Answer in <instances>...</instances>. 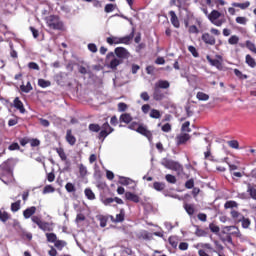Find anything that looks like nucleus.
Listing matches in <instances>:
<instances>
[{"label": "nucleus", "instance_id": "1", "mask_svg": "<svg viewBox=\"0 0 256 256\" xmlns=\"http://www.w3.org/2000/svg\"><path fill=\"white\" fill-rule=\"evenodd\" d=\"M88 129L91 132L100 131V133H98L97 138L102 141H104L106 137H108L114 131V128H112L108 122H105L104 124H102V127H100L99 124H94V123L89 124Z\"/></svg>", "mask_w": 256, "mask_h": 256}, {"label": "nucleus", "instance_id": "2", "mask_svg": "<svg viewBox=\"0 0 256 256\" xmlns=\"http://www.w3.org/2000/svg\"><path fill=\"white\" fill-rule=\"evenodd\" d=\"M13 158H8L0 164V180L3 181V178L11 179L13 178Z\"/></svg>", "mask_w": 256, "mask_h": 256}, {"label": "nucleus", "instance_id": "3", "mask_svg": "<svg viewBox=\"0 0 256 256\" xmlns=\"http://www.w3.org/2000/svg\"><path fill=\"white\" fill-rule=\"evenodd\" d=\"M32 223L36 224L37 227L44 232H52L54 227L53 223L43 221L40 216H32Z\"/></svg>", "mask_w": 256, "mask_h": 256}, {"label": "nucleus", "instance_id": "4", "mask_svg": "<svg viewBox=\"0 0 256 256\" xmlns=\"http://www.w3.org/2000/svg\"><path fill=\"white\" fill-rule=\"evenodd\" d=\"M162 165L166 169H169V170L177 172L178 175L183 173V170H184L183 166L179 162L174 161L172 159H168V158H164L163 159Z\"/></svg>", "mask_w": 256, "mask_h": 256}, {"label": "nucleus", "instance_id": "5", "mask_svg": "<svg viewBox=\"0 0 256 256\" xmlns=\"http://www.w3.org/2000/svg\"><path fill=\"white\" fill-rule=\"evenodd\" d=\"M47 26L52 30H63L64 24L59 16L51 15L46 18Z\"/></svg>", "mask_w": 256, "mask_h": 256}, {"label": "nucleus", "instance_id": "6", "mask_svg": "<svg viewBox=\"0 0 256 256\" xmlns=\"http://www.w3.org/2000/svg\"><path fill=\"white\" fill-rule=\"evenodd\" d=\"M207 17L213 25L218 27L222 26L226 22L225 18L219 19L221 17V13L218 10H212Z\"/></svg>", "mask_w": 256, "mask_h": 256}, {"label": "nucleus", "instance_id": "7", "mask_svg": "<svg viewBox=\"0 0 256 256\" xmlns=\"http://www.w3.org/2000/svg\"><path fill=\"white\" fill-rule=\"evenodd\" d=\"M210 253H218L210 243H203L198 250V256H213Z\"/></svg>", "mask_w": 256, "mask_h": 256}, {"label": "nucleus", "instance_id": "8", "mask_svg": "<svg viewBox=\"0 0 256 256\" xmlns=\"http://www.w3.org/2000/svg\"><path fill=\"white\" fill-rule=\"evenodd\" d=\"M137 133L141 134L142 136H145L148 139V141L153 140V133L150 130H148L147 126L144 124L138 126Z\"/></svg>", "mask_w": 256, "mask_h": 256}, {"label": "nucleus", "instance_id": "9", "mask_svg": "<svg viewBox=\"0 0 256 256\" xmlns=\"http://www.w3.org/2000/svg\"><path fill=\"white\" fill-rule=\"evenodd\" d=\"M115 54L116 56L120 59V60H126L129 59V57L131 56V54L129 53V51L124 48V47H116L115 48Z\"/></svg>", "mask_w": 256, "mask_h": 256}, {"label": "nucleus", "instance_id": "10", "mask_svg": "<svg viewBox=\"0 0 256 256\" xmlns=\"http://www.w3.org/2000/svg\"><path fill=\"white\" fill-rule=\"evenodd\" d=\"M201 41L206 46H215L216 45V38L212 36L210 33H203L201 36Z\"/></svg>", "mask_w": 256, "mask_h": 256}, {"label": "nucleus", "instance_id": "11", "mask_svg": "<svg viewBox=\"0 0 256 256\" xmlns=\"http://www.w3.org/2000/svg\"><path fill=\"white\" fill-rule=\"evenodd\" d=\"M167 93H164L160 88L154 86L153 88V100L154 101H162L166 97Z\"/></svg>", "mask_w": 256, "mask_h": 256}, {"label": "nucleus", "instance_id": "12", "mask_svg": "<svg viewBox=\"0 0 256 256\" xmlns=\"http://www.w3.org/2000/svg\"><path fill=\"white\" fill-rule=\"evenodd\" d=\"M136 237L139 241H151V239H153V234L147 230H141L137 233Z\"/></svg>", "mask_w": 256, "mask_h": 256}, {"label": "nucleus", "instance_id": "13", "mask_svg": "<svg viewBox=\"0 0 256 256\" xmlns=\"http://www.w3.org/2000/svg\"><path fill=\"white\" fill-rule=\"evenodd\" d=\"M13 106L16 110L20 112V114H25L26 113V108L24 106V103L22 100H20L19 97H16L13 101Z\"/></svg>", "mask_w": 256, "mask_h": 256}, {"label": "nucleus", "instance_id": "14", "mask_svg": "<svg viewBox=\"0 0 256 256\" xmlns=\"http://www.w3.org/2000/svg\"><path fill=\"white\" fill-rule=\"evenodd\" d=\"M191 139V135L187 133L180 134L176 137L177 146L184 145Z\"/></svg>", "mask_w": 256, "mask_h": 256}, {"label": "nucleus", "instance_id": "15", "mask_svg": "<svg viewBox=\"0 0 256 256\" xmlns=\"http://www.w3.org/2000/svg\"><path fill=\"white\" fill-rule=\"evenodd\" d=\"M206 60L208 61V63H209L212 67H216V69H218V71H222L223 65H222V63H221L220 60H218V59H213V58H211L209 55L206 56Z\"/></svg>", "mask_w": 256, "mask_h": 256}, {"label": "nucleus", "instance_id": "16", "mask_svg": "<svg viewBox=\"0 0 256 256\" xmlns=\"http://www.w3.org/2000/svg\"><path fill=\"white\" fill-rule=\"evenodd\" d=\"M134 118L131 116V113H122L119 117L120 123H124L126 125H129L133 122Z\"/></svg>", "mask_w": 256, "mask_h": 256}, {"label": "nucleus", "instance_id": "17", "mask_svg": "<svg viewBox=\"0 0 256 256\" xmlns=\"http://www.w3.org/2000/svg\"><path fill=\"white\" fill-rule=\"evenodd\" d=\"M125 198H126V200L134 202V203H140V201H141L140 196L133 192H126Z\"/></svg>", "mask_w": 256, "mask_h": 256}, {"label": "nucleus", "instance_id": "18", "mask_svg": "<svg viewBox=\"0 0 256 256\" xmlns=\"http://www.w3.org/2000/svg\"><path fill=\"white\" fill-rule=\"evenodd\" d=\"M36 212L37 208L35 206H32L30 208H27L26 210H23V217L25 219L33 218Z\"/></svg>", "mask_w": 256, "mask_h": 256}, {"label": "nucleus", "instance_id": "19", "mask_svg": "<svg viewBox=\"0 0 256 256\" xmlns=\"http://www.w3.org/2000/svg\"><path fill=\"white\" fill-rule=\"evenodd\" d=\"M66 141L68 142V144H70L71 146L76 145L77 143V138L75 136H73V131L71 129H68L66 131Z\"/></svg>", "mask_w": 256, "mask_h": 256}, {"label": "nucleus", "instance_id": "20", "mask_svg": "<svg viewBox=\"0 0 256 256\" xmlns=\"http://www.w3.org/2000/svg\"><path fill=\"white\" fill-rule=\"evenodd\" d=\"M184 25L186 28H188V33L189 34H199L200 30L196 25H191L189 26V20H184Z\"/></svg>", "mask_w": 256, "mask_h": 256}, {"label": "nucleus", "instance_id": "21", "mask_svg": "<svg viewBox=\"0 0 256 256\" xmlns=\"http://www.w3.org/2000/svg\"><path fill=\"white\" fill-rule=\"evenodd\" d=\"M232 6L234 8H239L240 10H247L251 7V2L250 1H245L243 3L233 2Z\"/></svg>", "mask_w": 256, "mask_h": 256}, {"label": "nucleus", "instance_id": "22", "mask_svg": "<svg viewBox=\"0 0 256 256\" xmlns=\"http://www.w3.org/2000/svg\"><path fill=\"white\" fill-rule=\"evenodd\" d=\"M118 183L120 185H124L125 187H127L129 185H133V183H135V181L129 177L119 176Z\"/></svg>", "mask_w": 256, "mask_h": 256}, {"label": "nucleus", "instance_id": "23", "mask_svg": "<svg viewBox=\"0 0 256 256\" xmlns=\"http://www.w3.org/2000/svg\"><path fill=\"white\" fill-rule=\"evenodd\" d=\"M245 63L251 68L255 69L256 68V59L251 55L247 54L245 57Z\"/></svg>", "mask_w": 256, "mask_h": 256}, {"label": "nucleus", "instance_id": "24", "mask_svg": "<svg viewBox=\"0 0 256 256\" xmlns=\"http://www.w3.org/2000/svg\"><path fill=\"white\" fill-rule=\"evenodd\" d=\"M169 15H170V20H171V23L172 25L175 27V28H179L180 27V22H179V19L178 17L176 16L175 14V11L171 10L169 12Z\"/></svg>", "mask_w": 256, "mask_h": 256}, {"label": "nucleus", "instance_id": "25", "mask_svg": "<svg viewBox=\"0 0 256 256\" xmlns=\"http://www.w3.org/2000/svg\"><path fill=\"white\" fill-rule=\"evenodd\" d=\"M113 223H122L125 219V212L123 209L120 210V213L116 215V218L114 216H111Z\"/></svg>", "mask_w": 256, "mask_h": 256}, {"label": "nucleus", "instance_id": "26", "mask_svg": "<svg viewBox=\"0 0 256 256\" xmlns=\"http://www.w3.org/2000/svg\"><path fill=\"white\" fill-rule=\"evenodd\" d=\"M154 86L158 87V89H168L170 87V83L167 80H158Z\"/></svg>", "mask_w": 256, "mask_h": 256}, {"label": "nucleus", "instance_id": "27", "mask_svg": "<svg viewBox=\"0 0 256 256\" xmlns=\"http://www.w3.org/2000/svg\"><path fill=\"white\" fill-rule=\"evenodd\" d=\"M161 112L158 109L152 108L149 112V117L151 119L159 120L161 119Z\"/></svg>", "mask_w": 256, "mask_h": 256}, {"label": "nucleus", "instance_id": "28", "mask_svg": "<svg viewBox=\"0 0 256 256\" xmlns=\"http://www.w3.org/2000/svg\"><path fill=\"white\" fill-rule=\"evenodd\" d=\"M11 215L9 214V212H6V210L0 209V221L2 223H6L8 220H10Z\"/></svg>", "mask_w": 256, "mask_h": 256}, {"label": "nucleus", "instance_id": "29", "mask_svg": "<svg viewBox=\"0 0 256 256\" xmlns=\"http://www.w3.org/2000/svg\"><path fill=\"white\" fill-rule=\"evenodd\" d=\"M135 37V33L132 32L130 35L120 38V44L129 45L131 43V40H133Z\"/></svg>", "mask_w": 256, "mask_h": 256}, {"label": "nucleus", "instance_id": "30", "mask_svg": "<svg viewBox=\"0 0 256 256\" xmlns=\"http://www.w3.org/2000/svg\"><path fill=\"white\" fill-rule=\"evenodd\" d=\"M225 231L230 233L231 235H236V237H239V229L236 226H226Z\"/></svg>", "mask_w": 256, "mask_h": 256}, {"label": "nucleus", "instance_id": "31", "mask_svg": "<svg viewBox=\"0 0 256 256\" xmlns=\"http://www.w3.org/2000/svg\"><path fill=\"white\" fill-rule=\"evenodd\" d=\"M247 192L249 193L252 199L256 200V185L248 184Z\"/></svg>", "mask_w": 256, "mask_h": 256}, {"label": "nucleus", "instance_id": "32", "mask_svg": "<svg viewBox=\"0 0 256 256\" xmlns=\"http://www.w3.org/2000/svg\"><path fill=\"white\" fill-rule=\"evenodd\" d=\"M55 151L57 152V154L59 155L60 159L63 161V162H66V165H69V162L67 161V156L64 152V149L63 148H56Z\"/></svg>", "mask_w": 256, "mask_h": 256}, {"label": "nucleus", "instance_id": "33", "mask_svg": "<svg viewBox=\"0 0 256 256\" xmlns=\"http://www.w3.org/2000/svg\"><path fill=\"white\" fill-rule=\"evenodd\" d=\"M184 209L189 216H193L196 212L195 205L193 204H185Z\"/></svg>", "mask_w": 256, "mask_h": 256}, {"label": "nucleus", "instance_id": "34", "mask_svg": "<svg viewBox=\"0 0 256 256\" xmlns=\"http://www.w3.org/2000/svg\"><path fill=\"white\" fill-rule=\"evenodd\" d=\"M246 48L256 55V44L254 42H251V40H246Z\"/></svg>", "mask_w": 256, "mask_h": 256}, {"label": "nucleus", "instance_id": "35", "mask_svg": "<svg viewBox=\"0 0 256 256\" xmlns=\"http://www.w3.org/2000/svg\"><path fill=\"white\" fill-rule=\"evenodd\" d=\"M21 204H22V201L21 200H18L14 203L11 204V211L13 213H17L18 211L21 210Z\"/></svg>", "mask_w": 256, "mask_h": 256}, {"label": "nucleus", "instance_id": "36", "mask_svg": "<svg viewBox=\"0 0 256 256\" xmlns=\"http://www.w3.org/2000/svg\"><path fill=\"white\" fill-rule=\"evenodd\" d=\"M84 194H85L86 198L89 199V200H94V199H96V195H95V193L92 191L91 188H86V189L84 190Z\"/></svg>", "mask_w": 256, "mask_h": 256}, {"label": "nucleus", "instance_id": "37", "mask_svg": "<svg viewBox=\"0 0 256 256\" xmlns=\"http://www.w3.org/2000/svg\"><path fill=\"white\" fill-rule=\"evenodd\" d=\"M107 43L109 45H119L121 44V38H118V37H115V36H112V37H109L107 38Z\"/></svg>", "mask_w": 256, "mask_h": 256}, {"label": "nucleus", "instance_id": "38", "mask_svg": "<svg viewBox=\"0 0 256 256\" xmlns=\"http://www.w3.org/2000/svg\"><path fill=\"white\" fill-rule=\"evenodd\" d=\"M195 235L201 238V237H207L208 233L206 230L201 229L199 226H196Z\"/></svg>", "mask_w": 256, "mask_h": 256}, {"label": "nucleus", "instance_id": "39", "mask_svg": "<svg viewBox=\"0 0 256 256\" xmlns=\"http://www.w3.org/2000/svg\"><path fill=\"white\" fill-rule=\"evenodd\" d=\"M231 217L233 220L240 222L243 219V216L237 210H231Z\"/></svg>", "mask_w": 256, "mask_h": 256}, {"label": "nucleus", "instance_id": "40", "mask_svg": "<svg viewBox=\"0 0 256 256\" xmlns=\"http://www.w3.org/2000/svg\"><path fill=\"white\" fill-rule=\"evenodd\" d=\"M78 168H79V174H80V176H81L82 178L86 177L87 174H88L87 167H86L83 163H81V164H79Z\"/></svg>", "mask_w": 256, "mask_h": 256}, {"label": "nucleus", "instance_id": "41", "mask_svg": "<svg viewBox=\"0 0 256 256\" xmlns=\"http://www.w3.org/2000/svg\"><path fill=\"white\" fill-rule=\"evenodd\" d=\"M20 90L23 92V93H29L33 90V87H32V84L31 82H27L26 85H22L20 86Z\"/></svg>", "mask_w": 256, "mask_h": 256}, {"label": "nucleus", "instance_id": "42", "mask_svg": "<svg viewBox=\"0 0 256 256\" xmlns=\"http://www.w3.org/2000/svg\"><path fill=\"white\" fill-rule=\"evenodd\" d=\"M143 123H139L136 121H132L129 125H128V129H130L131 131H136L138 132L139 126H141Z\"/></svg>", "mask_w": 256, "mask_h": 256}, {"label": "nucleus", "instance_id": "43", "mask_svg": "<svg viewBox=\"0 0 256 256\" xmlns=\"http://www.w3.org/2000/svg\"><path fill=\"white\" fill-rule=\"evenodd\" d=\"M188 51L192 54L194 58H199L200 54L194 45H189Z\"/></svg>", "mask_w": 256, "mask_h": 256}, {"label": "nucleus", "instance_id": "44", "mask_svg": "<svg viewBox=\"0 0 256 256\" xmlns=\"http://www.w3.org/2000/svg\"><path fill=\"white\" fill-rule=\"evenodd\" d=\"M121 64H122L121 59L113 58L110 62V68L111 69H117V67Z\"/></svg>", "mask_w": 256, "mask_h": 256}, {"label": "nucleus", "instance_id": "45", "mask_svg": "<svg viewBox=\"0 0 256 256\" xmlns=\"http://www.w3.org/2000/svg\"><path fill=\"white\" fill-rule=\"evenodd\" d=\"M166 185L163 182H154L153 183V188L156 191H163L165 189Z\"/></svg>", "mask_w": 256, "mask_h": 256}, {"label": "nucleus", "instance_id": "46", "mask_svg": "<svg viewBox=\"0 0 256 256\" xmlns=\"http://www.w3.org/2000/svg\"><path fill=\"white\" fill-rule=\"evenodd\" d=\"M97 220L100 221V227L105 228L107 226V216H97Z\"/></svg>", "mask_w": 256, "mask_h": 256}, {"label": "nucleus", "instance_id": "47", "mask_svg": "<svg viewBox=\"0 0 256 256\" xmlns=\"http://www.w3.org/2000/svg\"><path fill=\"white\" fill-rule=\"evenodd\" d=\"M196 98L199 100V101H208L210 96L203 93V92H198L197 95H196Z\"/></svg>", "mask_w": 256, "mask_h": 256}, {"label": "nucleus", "instance_id": "48", "mask_svg": "<svg viewBox=\"0 0 256 256\" xmlns=\"http://www.w3.org/2000/svg\"><path fill=\"white\" fill-rule=\"evenodd\" d=\"M240 222H242V227L244 229H248L251 226V220L249 218H245V216H243Z\"/></svg>", "mask_w": 256, "mask_h": 256}, {"label": "nucleus", "instance_id": "49", "mask_svg": "<svg viewBox=\"0 0 256 256\" xmlns=\"http://www.w3.org/2000/svg\"><path fill=\"white\" fill-rule=\"evenodd\" d=\"M46 238L49 243H55L57 241V236L55 233H46Z\"/></svg>", "mask_w": 256, "mask_h": 256}, {"label": "nucleus", "instance_id": "50", "mask_svg": "<svg viewBox=\"0 0 256 256\" xmlns=\"http://www.w3.org/2000/svg\"><path fill=\"white\" fill-rule=\"evenodd\" d=\"M238 204L235 201H227L224 205V208L227 209H233V208H237Z\"/></svg>", "mask_w": 256, "mask_h": 256}, {"label": "nucleus", "instance_id": "51", "mask_svg": "<svg viewBox=\"0 0 256 256\" xmlns=\"http://www.w3.org/2000/svg\"><path fill=\"white\" fill-rule=\"evenodd\" d=\"M165 179H166V181H167L168 183H171L172 185H175V183H177L176 177H175L174 175H172V174H167V175L165 176Z\"/></svg>", "mask_w": 256, "mask_h": 256}, {"label": "nucleus", "instance_id": "52", "mask_svg": "<svg viewBox=\"0 0 256 256\" xmlns=\"http://www.w3.org/2000/svg\"><path fill=\"white\" fill-rule=\"evenodd\" d=\"M51 85L50 81H46L44 79H38V86L42 88H47Z\"/></svg>", "mask_w": 256, "mask_h": 256}, {"label": "nucleus", "instance_id": "53", "mask_svg": "<svg viewBox=\"0 0 256 256\" xmlns=\"http://www.w3.org/2000/svg\"><path fill=\"white\" fill-rule=\"evenodd\" d=\"M129 106L125 102H119L118 103V112L123 113L125 112Z\"/></svg>", "mask_w": 256, "mask_h": 256}, {"label": "nucleus", "instance_id": "54", "mask_svg": "<svg viewBox=\"0 0 256 256\" xmlns=\"http://www.w3.org/2000/svg\"><path fill=\"white\" fill-rule=\"evenodd\" d=\"M116 4L109 3L105 6V13H112L116 9Z\"/></svg>", "mask_w": 256, "mask_h": 256}, {"label": "nucleus", "instance_id": "55", "mask_svg": "<svg viewBox=\"0 0 256 256\" xmlns=\"http://www.w3.org/2000/svg\"><path fill=\"white\" fill-rule=\"evenodd\" d=\"M65 189H66L69 193H72V192H75V191H76L75 185H73V183H71V182H68V183L65 185Z\"/></svg>", "mask_w": 256, "mask_h": 256}, {"label": "nucleus", "instance_id": "56", "mask_svg": "<svg viewBox=\"0 0 256 256\" xmlns=\"http://www.w3.org/2000/svg\"><path fill=\"white\" fill-rule=\"evenodd\" d=\"M190 125H191V123L189 121L184 122L182 124L181 131H183V132H191V128H189Z\"/></svg>", "mask_w": 256, "mask_h": 256}, {"label": "nucleus", "instance_id": "57", "mask_svg": "<svg viewBox=\"0 0 256 256\" xmlns=\"http://www.w3.org/2000/svg\"><path fill=\"white\" fill-rule=\"evenodd\" d=\"M187 189H193L195 187V180L193 178L189 179L185 183Z\"/></svg>", "mask_w": 256, "mask_h": 256}, {"label": "nucleus", "instance_id": "58", "mask_svg": "<svg viewBox=\"0 0 256 256\" xmlns=\"http://www.w3.org/2000/svg\"><path fill=\"white\" fill-rule=\"evenodd\" d=\"M55 191V188L51 185L44 186V191L42 193L48 194V193H53Z\"/></svg>", "mask_w": 256, "mask_h": 256}, {"label": "nucleus", "instance_id": "59", "mask_svg": "<svg viewBox=\"0 0 256 256\" xmlns=\"http://www.w3.org/2000/svg\"><path fill=\"white\" fill-rule=\"evenodd\" d=\"M238 42H239V38L236 35L231 36V38L228 40V43L230 45H237Z\"/></svg>", "mask_w": 256, "mask_h": 256}, {"label": "nucleus", "instance_id": "60", "mask_svg": "<svg viewBox=\"0 0 256 256\" xmlns=\"http://www.w3.org/2000/svg\"><path fill=\"white\" fill-rule=\"evenodd\" d=\"M29 143L31 147H38L41 144L40 140L38 139H29Z\"/></svg>", "mask_w": 256, "mask_h": 256}, {"label": "nucleus", "instance_id": "61", "mask_svg": "<svg viewBox=\"0 0 256 256\" xmlns=\"http://www.w3.org/2000/svg\"><path fill=\"white\" fill-rule=\"evenodd\" d=\"M228 145L233 149H239V143L236 140L229 141Z\"/></svg>", "mask_w": 256, "mask_h": 256}, {"label": "nucleus", "instance_id": "62", "mask_svg": "<svg viewBox=\"0 0 256 256\" xmlns=\"http://www.w3.org/2000/svg\"><path fill=\"white\" fill-rule=\"evenodd\" d=\"M236 22L238 24L245 25V24H247V18L239 16V17L236 18Z\"/></svg>", "mask_w": 256, "mask_h": 256}, {"label": "nucleus", "instance_id": "63", "mask_svg": "<svg viewBox=\"0 0 256 256\" xmlns=\"http://www.w3.org/2000/svg\"><path fill=\"white\" fill-rule=\"evenodd\" d=\"M172 130V125L170 123H166L162 126V131L163 132H170Z\"/></svg>", "mask_w": 256, "mask_h": 256}, {"label": "nucleus", "instance_id": "64", "mask_svg": "<svg viewBox=\"0 0 256 256\" xmlns=\"http://www.w3.org/2000/svg\"><path fill=\"white\" fill-rule=\"evenodd\" d=\"M54 243H55V247L58 248L59 250H61L65 245V242H63L62 240H57Z\"/></svg>", "mask_w": 256, "mask_h": 256}]
</instances>
